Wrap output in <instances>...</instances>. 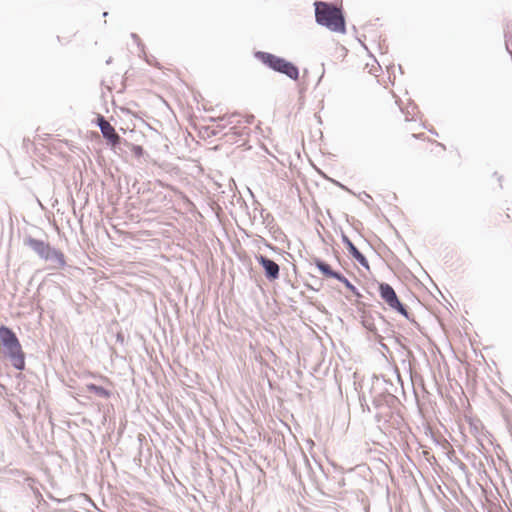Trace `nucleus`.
<instances>
[{
    "mask_svg": "<svg viewBox=\"0 0 512 512\" xmlns=\"http://www.w3.org/2000/svg\"><path fill=\"white\" fill-rule=\"evenodd\" d=\"M0 350L11 366L18 370L25 369V353L16 333L8 326H0Z\"/></svg>",
    "mask_w": 512,
    "mask_h": 512,
    "instance_id": "1",
    "label": "nucleus"
},
{
    "mask_svg": "<svg viewBox=\"0 0 512 512\" xmlns=\"http://www.w3.org/2000/svg\"><path fill=\"white\" fill-rule=\"evenodd\" d=\"M315 20L320 26L332 32L345 33L346 22L341 8L335 4L324 1H315Z\"/></svg>",
    "mask_w": 512,
    "mask_h": 512,
    "instance_id": "2",
    "label": "nucleus"
},
{
    "mask_svg": "<svg viewBox=\"0 0 512 512\" xmlns=\"http://www.w3.org/2000/svg\"><path fill=\"white\" fill-rule=\"evenodd\" d=\"M24 245L29 247L40 259L53 264V268L62 269L66 266L64 253L51 246L49 242L36 239L30 235L23 240Z\"/></svg>",
    "mask_w": 512,
    "mask_h": 512,
    "instance_id": "3",
    "label": "nucleus"
},
{
    "mask_svg": "<svg viewBox=\"0 0 512 512\" xmlns=\"http://www.w3.org/2000/svg\"><path fill=\"white\" fill-rule=\"evenodd\" d=\"M370 397L373 407L377 410V421H381V419L387 421V418H391L401 404L397 396L384 394L379 385H372Z\"/></svg>",
    "mask_w": 512,
    "mask_h": 512,
    "instance_id": "4",
    "label": "nucleus"
},
{
    "mask_svg": "<svg viewBox=\"0 0 512 512\" xmlns=\"http://www.w3.org/2000/svg\"><path fill=\"white\" fill-rule=\"evenodd\" d=\"M254 57L274 72L283 74L293 81L299 79V68L283 57L265 51H256Z\"/></svg>",
    "mask_w": 512,
    "mask_h": 512,
    "instance_id": "5",
    "label": "nucleus"
},
{
    "mask_svg": "<svg viewBox=\"0 0 512 512\" xmlns=\"http://www.w3.org/2000/svg\"><path fill=\"white\" fill-rule=\"evenodd\" d=\"M316 470L323 472L321 464L315 459H313L312 462L304 452H300L298 460L292 468V473L300 483H303L304 480H308L313 483L316 479Z\"/></svg>",
    "mask_w": 512,
    "mask_h": 512,
    "instance_id": "6",
    "label": "nucleus"
},
{
    "mask_svg": "<svg viewBox=\"0 0 512 512\" xmlns=\"http://www.w3.org/2000/svg\"><path fill=\"white\" fill-rule=\"evenodd\" d=\"M379 294L381 299L394 311L398 312L400 315L410 320V314L407 310L406 305H404L399 297L397 296L394 288L385 282L379 283Z\"/></svg>",
    "mask_w": 512,
    "mask_h": 512,
    "instance_id": "7",
    "label": "nucleus"
},
{
    "mask_svg": "<svg viewBox=\"0 0 512 512\" xmlns=\"http://www.w3.org/2000/svg\"><path fill=\"white\" fill-rule=\"evenodd\" d=\"M96 126L100 129L103 138L112 148H116L122 144V137L116 132L115 128L106 120V118L98 114L95 119Z\"/></svg>",
    "mask_w": 512,
    "mask_h": 512,
    "instance_id": "8",
    "label": "nucleus"
},
{
    "mask_svg": "<svg viewBox=\"0 0 512 512\" xmlns=\"http://www.w3.org/2000/svg\"><path fill=\"white\" fill-rule=\"evenodd\" d=\"M255 259L262 267L264 276L270 282L277 280L280 276V266L272 259L262 254H256Z\"/></svg>",
    "mask_w": 512,
    "mask_h": 512,
    "instance_id": "9",
    "label": "nucleus"
},
{
    "mask_svg": "<svg viewBox=\"0 0 512 512\" xmlns=\"http://www.w3.org/2000/svg\"><path fill=\"white\" fill-rule=\"evenodd\" d=\"M241 114L235 112L232 114H225L219 118L220 121H225L226 123L223 125H218L217 128L224 129L227 125H231L230 131L225 135L228 136L230 133L235 136H242L244 134V129L238 125L241 123Z\"/></svg>",
    "mask_w": 512,
    "mask_h": 512,
    "instance_id": "10",
    "label": "nucleus"
},
{
    "mask_svg": "<svg viewBox=\"0 0 512 512\" xmlns=\"http://www.w3.org/2000/svg\"><path fill=\"white\" fill-rule=\"evenodd\" d=\"M341 240L348 250L349 254L365 269L369 270V262L365 255L361 253L358 248L353 244L350 238L344 233H341Z\"/></svg>",
    "mask_w": 512,
    "mask_h": 512,
    "instance_id": "11",
    "label": "nucleus"
},
{
    "mask_svg": "<svg viewBox=\"0 0 512 512\" xmlns=\"http://www.w3.org/2000/svg\"><path fill=\"white\" fill-rule=\"evenodd\" d=\"M389 323L385 320V318L381 314H377L376 322L375 320L371 321L369 318L365 317L363 320V326L374 333L377 336L379 335V331L385 332L387 330V326Z\"/></svg>",
    "mask_w": 512,
    "mask_h": 512,
    "instance_id": "12",
    "label": "nucleus"
},
{
    "mask_svg": "<svg viewBox=\"0 0 512 512\" xmlns=\"http://www.w3.org/2000/svg\"><path fill=\"white\" fill-rule=\"evenodd\" d=\"M313 263L317 267V269L320 271V273L325 277L338 280V278H340V276L342 274L339 271L333 270L327 262H325L324 260H322L318 257H315L313 259Z\"/></svg>",
    "mask_w": 512,
    "mask_h": 512,
    "instance_id": "13",
    "label": "nucleus"
},
{
    "mask_svg": "<svg viewBox=\"0 0 512 512\" xmlns=\"http://www.w3.org/2000/svg\"><path fill=\"white\" fill-rule=\"evenodd\" d=\"M85 391L94 393L96 396L102 399H108L111 397L112 392L103 386L96 385L94 383H88L84 387Z\"/></svg>",
    "mask_w": 512,
    "mask_h": 512,
    "instance_id": "14",
    "label": "nucleus"
},
{
    "mask_svg": "<svg viewBox=\"0 0 512 512\" xmlns=\"http://www.w3.org/2000/svg\"><path fill=\"white\" fill-rule=\"evenodd\" d=\"M373 385H379L383 389V393L386 395L396 396L398 388L391 381L384 378H376Z\"/></svg>",
    "mask_w": 512,
    "mask_h": 512,
    "instance_id": "15",
    "label": "nucleus"
},
{
    "mask_svg": "<svg viewBox=\"0 0 512 512\" xmlns=\"http://www.w3.org/2000/svg\"><path fill=\"white\" fill-rule=\"evenodd\" d=\"M338 281L343 283L344 286L351 291L358 299L362 297V294L359 292V290L356 288L355 285H353L343 274H341L340 278H338Z\"/></svg>",
    "mask_w": 512,
    "mask_h": 512,
    "instance_id": "16",
    "label": "nucleus"
},
{
    "mask_svg": "<svg viewBox=\"0 0 512 512\" xmlns=\"http://www.w3.org/2000/svg\"><path fill=\"white\" fill-rule=\"evenodd\" d=\"M122 143H124L126 146L130 147L132 153L137 158H140L144 155V148L141 145L129 143L126 139H123V138H122Z\"/></svg>",
    "mask_w": 512,
    "mask_h": 512,
    "instance_id": "17",
    "label": "nucleus"
},
{
    "mask_svg": "<svg viewBox=\"0 0 512 512\" xmlns=\"http://www.w3.org/2000/svg\"><path fill=\"white\" fill-rule=\"evenodd\" d=\"M27 481L29 482V486L31 487V490L33 491L34 495H35V498L38 500L39 504L41 502L43 503H46L45 500L43 499V496L42 494L40 493V491L38 490L37 487H34V483H35V480L32 479V478H28Z\"/></svg>",
    "mask_w": 512,
    "mask_h": 512,
    "instance_id": "18",
    "label": "nucleus"
},
{
    "mask_svg": "<svg viewBox=\"0 0 512 512\" xmlns=\"http://www.w3.org/2000/svg\"><path fill=\"white\" fill-rule=\"evenodd\" d=\"M131 38L137 43L138 46H140V44H141L140 43V38H139V36L137 34L132 33L131 34Z\"/></svg>",
    "mask_w": 512,
    "mask_h": 512,
    "instance_id": "19",
    "label": "nucleus"
},
{
    "mask_svg": "<svg viewBox=\"0 0 512 512\" xmlns=\"http://www.w3.org/2000/svg\"><path fill=\"white\" fill-rule=\"evenodd\" d=\"M253 121H254V116H253V115H249V116H247V117L245 118V122H246L247 124H252V123H253Z\"/></svg>",
    "mask_w": 512,
    "mask_h": 512,
    "instance_id": "20",
    "label": "nucleus"
},
{
    "mask_svg": "<svg viewBox=\"0 0 512 512\" xmlns=\"http://www.w3.org/2000/svg\"><path fill=\"white\" fill-rule=\"evenodd\" d=\"M269 219H270L271 221H273V220H274L273 216H272L270 213H267L266 217L264 218V222L269 223V222H268V221H269Z\"/></svg>",
    "mask_w": 512,
    "mask_h": 512,
    "instance_id": "21",
    "label": "nucleus"
},
{
    "mask_svg": "<svg viewBox=\"0 0 512 512\" xmlns=\"http://www.w3.org/2000/svg\"><path fill=\"white\" fill-rule=\"evenodd\" d=\"M306 287L313 291H319V287H312V285H310V284H306Z\"/></svg>",
    "mask_w": 512,
    "mask_h": 512,
    "instance_id": "22",
    "label": "nucleus"
},
{
    "mask_svg": "<svg viewBox=\"0 0 512 512\" xmlns=\"http://www.w3.org/2000/svg\"><path fill=\"white\" fill-rule=\"evenodd\" d=\"M345 485V480L344 478H341V480L339 481V486L342 487Z\"/></svg>",
    "mask_w": 512,
    "mask_h": 512,
    "instance_id": "23",
    "label": "nucleus"
},
{
    "mask_svg": "<svg viewBox=\"0 0 512 512\" xmlns=\"http://www.w3.org/2000/svg\"><path fill=\"white\" fill-rule=\"evenodd\" d=\"M219 132H220V131H218V130H213V131L211 132V134H212L213 136H216V135H218V134H219Z\"/></svg>",
    "mask_w": 512,
    "mask_h": 512,
    "instance_id": "24",
    "label": "nucleus"
},
{
    "mask_svg": "<svg viewBox=\"0 0 512 512\" xmlns=\"http://www.w3.org/2000/svg\"><path fill=\"white\" fill-rule=\"evenodd\" d=\"M363 194H364V196H365L366 198L371 199V196H370L369 194H367L366 192H364Z\"/></svg>",
    "mask_w": 512,
    "mask_h": 512,
    "instance_id": "25",
    "label": "nucleus"
},
{
    "mask_svg": "<svg viewBox=\"0 0 512 512\" xmlns=\"http://www.w3.org/2000/svg\"><path fill=\"white\" fill-rule=\"evenodd\" d=\"M397 381L402 384L401 378L397 376Z\"/></svg>",
    "mask_w": 512,
    "mask_h": 512,
    "instance_id": "26",
    "label": "nucleus"
},
{
    "mask_svg": "<svg viewBox=\"0 0 512 512\" xmlns=\"http://www.w3.org/2000/svg\"><path fill=\"white\" fill-rule=\"evenodd\" d=\"M267 247L273 249V246L271 244H267Z\"/></svg>",
    "mask_w": 512,
    "mask_h": 512,
    "instance_id": "27",
    "label": "nucleus"
},
{
    "mask_svg": "<svg viewBox=\"0 0 512 512\" xmlns=\"http://www.w3.org/2000/svg\"><path fill=\"white\" fill-rule=\"evenodd\" d=\"M107 64L111 63V58L106 61Z\"/></svg>",
    "mask_w": 512,
    "mask_h": 512,
    "instance_id": "28",
    "label": "nucleus"
},
{
    "mask_svg": "<svg viewBox=\"0 0 512 512\" xmlns=\"http://www.w3.org/2000/svg\"><path fill=\"white\" fill-rule=\"evenodd\" d=\"M399 70H400L401 73H403L401 65H399Z\"/></svg>",
    "mask_w": 512,
    "mask_h": 512,
    "instance_id": "29",
    "label": "nucleus"
},
{
    "mask_svg": "<svg viewBox=\"0 0 512 512\" xmlns=\"http://www.w3.org/2000/svg\"><path fill=\"white\" fill-rule=\"evenodd\" d=\"M108 15V12H104L103 16L106 17Z\"/></svg>",
    "mask_w": 512,
    "mask_h": 512,
    "instance_id": "30",
    "label": "nucleus"
}]
</instances>
